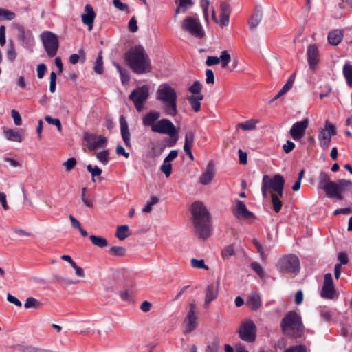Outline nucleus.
<instances>
[{
  "label": "nucleus",
  "instance_id": "nucleus-8",
  "mask_svg": "<svg viewBox=\"0 0 352 352\" xmlns=\"http://www.w3.org/2000/svg\"><path fill=\"white\" fill-rule=\"evenodd\" d=\"M277 269L281 272L296 274L300 270L299 259L294 254L285 256L279 259Z\"/></svg>",
  "mask_w": 352,
  "mask_h": 352
},
{
  "label": "nucleus",
  "instance_id": "nucleus-38",
  "mask_svg": "<svg viewBox=\"0 0 352 352\" xmlns=\"http://www.w3.org/2000/svg\"><path fill=\"white\" fill-rule=\"evenodd\" d=\"M89 239L92 243L98 248H104L108 245L107 239L102 236L91 235Z\"/></svg>",
  "mask_w": 352,
  "mask_h": 352
},
{
  "label": "nucleus",
  "instance_id": "nucleus-60",
  "mask_svg": "<svg viewBox=\"0 0 352 352\" xmlns=\"http://www.w3.org/2000/svg\"><path fill=\"white\" fill-rule=\"evenodd\" d=\"M307 349L304 345H297L292 346L285 351V352H306Z\"/></svg>",
  "mask_w": 352,
  "mask_h": 352
},
{
  "label": "nucleus",
  "instance_id": "nucleus-12",
  "mask_svg": "<svg viewBox=\"0 0 352 352\" xmlns=\"http://www.w3.org/2000/svg\"><path fill=\"white\" fill-rule=\"evenodd\" d=\"M43 46L50 56H54L58 47V39L56 34L51 32H43L41 35Z\"/></svg>",
  "mask_w": 352,
  "mask_h": 352
},
{
  "label": "nucleus",
  "instance_id": "nucleus-29",
  "mask_svg": "<svg viewBox=\"0 0 352 352\" xmlns=\"http://www.w3.org/2000/svg\"><path fill=\"white\" fill-rule=\"evenodd\" d=\"M218 296V286L213 284L208 286L206 292L204 306H207L212 301L216 299Z\"/></svg>",
  "mask_w": 352,
  "mask_h": 352
},
{
  "label": "nucleus",
  "instance_id": "nucleus-33",
  "mask_svg": "<svg viewBox=\"0 0 352 352\" xmlns=\"http://www.w3.org/2000/svg\"><path fill=\"white\" fill-rule=\"evenodd\" d=\"M258 123H259V120L258 119H251L245 122L239 123L236 125V129L241 128L243 131H252L256 128Z\"/></svg>",
  "mask_w": 352,
  "mask_h": 352
},
{
  "label": "nucleus",
  "instance_id": "nucleus-10",
  "mask_svg": "<svg viewBox=\"0 0 352 352\" xmlns=\"http://www.w3.org/2000/svg\"><path fill=\"white\" fill-rule=\"evenodd\" d=\"M239 337L247 342H253L256 339V327L250 319L243 320L239 329Z\"/></svg>",
  "mask_w": 352,
  "mask_h": 352
},
{
  "label": "nucleus",
  "instance_id": "nucleus-51",
  "mask_svg": "<svg viewBox=\"0 0 352 352\" xmlns=\"http://www.w3.org/2000/svg\"><path fill=\"white\" fill-rule=\"evenodd\" d=\"M87 171L89 172L92 175V180L95 182L94 177L96 176H100L102 173V170L97 166H92L91 164L87 166Z\"/></svg>",
  "mask_w": 352,
  "mask_h": 352
},
{
  "label": "nucleus",
  "instance_id": "nucleus-26",
  "mask_svg": "<svg viewBox=\"0 0 352 352\" xmlns=\"http://www.w3.org/2000/svg\"><path fill=\"white\" fill-rule=\"evenodd\" d=\"M120 133L124 142L128 147L131 146V134L128 127V123L124 116L120 118Z\"/></svg>",
  "mask_w": 352,
  "mask_h": 352
},
{
  "label": "nucleus",
  "instance_id": "nucleus-52",
  "mask_svg": "<svg viewBox=\"0 0 352 352\" xmlns=\"http://www.w3.org/2000/svg\"><path fill=\"white\" fill-rule=\"evenodd\" d=\"M102 57L100 54H98L94 65V71L98 74H101L103 72Z\"/></svg>",
  "mask_w": 352,
  "mask_h": 352
},
{
  "label": "nucleus",
  "instance_id": "nucleus-58",
  "mask_svg": "<svg viewBox=\"0 0 352 352\" xmlns=\"http://www.w3.org/2000/svg\"><path fill=\"white\" fill-rule=\"evenodd\" d=\"M76 160L72 157L63 163V166L67 171H71L76 166Z\"/></svg>",
  "mask_w": 352,
  "mask_h": 352
},
{
  "label": "nucleus",
  "instance_id": "nucleus-37",
  "mask_svg": "<svg viewBox=\"0 0 352 352\" xmlns=\"http://www.w3.org/2000/svg\"><path fill=\"white\" fill-rule=\"evenodd\" d=\"M343 74L346 79V83L349 86H352V65L345 63L343 66Z\"/></svg>",
  "mask_w": 352,
  "mask_h": 352
},
{
  "label": "nucleus",
  "instance_id": "nucleus-21",
  "mask_svg": "<svg viewBox=\"0 0 352 352\" xmlns=\"http://www.w3.org/2000/svg\"><path fill=\"white\" fill-rule=\"evenodd\" d=\"M220 7V16L217 24L221 26H228L230 21V14L231 12V7L226 1H221Z\"/></svg>",
  "mask_w": 352,
  "mask_h": 352
},
{
  "label": "nucleus",
  "instance_id": "nucleus-4",
  "mask_svg": "<svg viewBox=\"0 0 352 352\" xmlns=\"http://www.w3.org/2000/svg\"><path fill=\"white\" fill-rule=\"evenodd\" d=\"M156 99L162 102V109L166 115L173 117L177 114V95L170 85L163 83L158 86Z\"/></svg>",
  "mask_w": 352,
  "mask_h": 352
},
{
  "label": "nucleus",
  "instance_id": "nucleus-53",
  "mask_svg": "<svg viewBox=\"0 0 352 352\" xmlns=\"http://www.w3.org/2000/svg\"><path fill=\"white\" fill-rule=\"evenodd\" d=\"M202 89V85L199 81L196 80L193 84L188 88V91L194 94H201L200 92Z\"/></svg>",
  "mask_w": 352,
  "mask_h": 352
},
{
  "label": "nucleus",
  "instance_id": "nucleus-3",
  "mask_svg": "<svg viewBox=\"0 0 352 352\" xmlns=\"http://www.w3.org/2000/svg\"><path fill=\"white\" fill-rule=\"evenodd\" d=\"M191 212L196 234L201 239H207L211 233L208 211L201 202L196 201L192 205Z\"/></svg>",
  "mask_w": 352,
  "mask_h": 352
},
{
  "label": "nucleus",
  "instance_id": "nucleus-13",
  "mask_svg": "<svg viewBox=\"0 0 352 352\" xmlns=\"http://www.w3.org/2000/svg\"><path fill=\"white\" fill-rule=\"evenodd\" d=\"M83 138L89 151H93L97 149L104 148L107 146V139L102 135L85 133Z\"/></svg>",
  "mask_w": 352,
  "mask_h": 352
},
{
  "label": "nucleus",
  "instance_id": "nucleus-54",
  "mask_svg": "<svg viewBox=\"0 0 352 352\" xmlns=\"http://www.w3.org/2000/svg\"><path fill=\"white\" fill-rule=\"evenodd\" d=\"M160 170L164 173L166 177H169L172 172V164L170 162L164 161Z\"/></svg>",
  "mask_w": 352,
  "mask_h": 352
},
{
  "label": "nucleus",
  "instance_id": "nucleus-42",
  "mask_svg": "<svg viewBox=\"0 0 352 352\" xmlns=\"http://www.w3.org/2000/svg\"><path fill=\"white\" fill-rule=\"evenodd\" d=\"M16 56L17 54L14 49V43L12 41H10L6 52L7 59L10 62H13L16 59Z\"/></svg>",
  "mask_w": 352,
  "mask_h": 352
},
{
  "label": "nucleus",
  "instance_id": "nucleus-43",
  "mask_svg": "<svg viewBox=\"0 0 352 352\" xmlns=\"http://www.w3.org/2000/svg\"><path fill=\"white\" fill-rule=\"evenodd\" d=\"M41 306H42V303L39 300H38L37 299H36L35 298H33V297H28L26 299L25 302L24 304V307L26 309H29V308L36 309Z\"/></svg>",
  "mask_w": 352,
  "mask_h": 352
},
{
  "label": "nucleus",
  "instance_id": "nucleus-39",
  "mask_svg": "<svg viewBox=\"0 0 352 352\" xmlns=\"http://www.w3.org/2000/svg\"><path fill=\"white\" fill-rule=\"evenodd\" d=\"M113 65L116 67L118 72L120 74L122 84H127L130 79L127 71L124 68H122L118 63H114Z\"/></svg>",
  "mask_w": 352,
  "mask_h": 352
},
{
  "label": "nucleus",
  "instance_id": "nucleus-24",
  "mask_svg": "<svg viewBox=\"0 0 352 352\" xmlns=\"http://www.w3.org/2000/svg\"><path fill=\"white\" fill-rule=\"evenodd\" d=\"M307 55L309 67L314 69L319 61V52L315 45H311L307 50Z\"/></svg>",
  "mask_w": 352,
  "mask_h": 352
},
{
  "label": "nucleus",
  "instance_id": "nucleus-45",
  "mask_svg": "<svg viewBox=\"0 0 352 352\" xmlns=\"http://www.w3.org/2000/svg\"><path fill=\"white\" fill-rule=\"evenodd\" d=\"M109 252L114 256H122L126 253V249L122 246H112L109 248Z\"/></svg>",
  "mask_w": 352,
  "mask_h": 352
},
{
  "label": "nucleus",
  "instance_id": "nucleus-28",
  "mask_svg": "<svg viewBox=\"0 0 352 352\" xmlns=\"http://www.w3.org/2000/svg\"><path fill=\"white\" fill-rule=\"evenodd\" d=\"M3 133L5 138L9 141L21 142L23 140V135L16 130L3 128Z\"/></svg>",
  "mask_w": 352,
  "mask_h": 352
},
{
  "label": "nucleus",
  "instance_id": "nucleus-34",
  "mask_svg": "<svg viewBox=\"0 0 352 352\" xmlns=\"http://www.w3.org/2000/svg\"><path fill=\"white\" fill-rule=\"evenodd\" d=\"M262 12L256 10L249 21V26L250 29L256 28L260 23L262 19Z\"/></svg>",
  "mask_w": 352,
  "mask_h": 352
},
{
  "label": "nucleus",
  "instance_id": "nucleus-14",
  "mask_svg": "<svg viewBox=\"0 0 352 352\" xmlns=\"http://www.w3.org/2000/svg\"><path fill=\"white\" fill-rule=\"evenodd\" d=\"M153 132L165 134L170 138H175L177 135V130L173 123L166 118L158 120L156 125L153 126Z\"/></svg>",
  "mask_w": 352,
  "mask_h": 352
},
{
  "label": "nucleus",
  "instance_id": "nucleus-7",
  "mask_svg": "<svg viewBox=\"0 0 352 352\" xmlns=\"http://www.w3.org/2000/svg\"><path fill=\"white\" fill-rule=\"evenodd\" d=\"M183 30L196 38H203L205 36L204 28L197 17L188 16L186 17L182 23Z\"/></svg>",
  "mask_w": 352,
  "mask_h": 352
},
{
  "label": "nucleus",
  "instance_id": "nucleus-32",
  "mask_svg": "<svg viewBox=\"0 0 352 352\" xmlns=\"http://www.w3.org/2000/svg\"><path fill=\"white\" fill-rule=\"evenodd\" d=\"M247 305L250 307L252 310H256L261 306V298L258 294L252 293L250 295L248 300Z\"/></svg>",
  "mask_w": 352,
  "mask_h": 352
},
{
  "label": "nucleus",
  "instance_id": "nucleus-62",
  "mask_svg": "<svg viewBox=\"0 0 352 352\" xmlns=\"http://www.w3.org/2000/svg\"><path fill=\"white\" fill-rule=\"evenodd\" d=\"M295 146L296 145L293 142L287 140L286 143L283 144V149L285 153H289L295 148Z\"/></svg>",
  "mask_w": 352,
  "mask_h": 352
},
{
  "label": "nucleus",
  "instance_id": "nucleus-41",
  "mask_svg": "<svg viewBox=\"0 0 352 352\" xmlns=\"http://www.w3.org/2000/svg\"><path fill=\"white\" fill-rule=\"evenodd\" d=\"M96 157L102 165L105 166L109 161V151L108 150H103L97 153Z\"/></svg>",
  "mask_w": 352,
  "mask_h": 352
},
{
  "label": "nucleus",
  "instance_id": "nucleus-57",
  "mask_svg": "<svg viewBox=\"0 0 352 352\" xmlns=\"http://www.w3.org/2000/svg\"><path fill=\"white\" fill-rule=\"evenodd\" d=\"M87 188L84 187L82 188V192H81V200L83 202V204L87 206V207H92L93 203L92 201L89 199L86 195Z\"/></svg>",
  "mask_w": 352,
  "mask_h": 352
},
{
  "label": "nucleus",
  "instance_id": "nucleus-59",
  "mask_svg": "<svg viewBox=\"0 0 352 352\" xmlns=\"http://www.w3.org/2000/svg\"><path fill=\"white\" fill-rule=\"evenodd\" d=\"M11 116L14 120V124L16 126H20L22 123V119L19 113L16 110L12 109L11 111Z\"/></svg>",
  "mask_w": 352,
  "mask_h": 352
},
{
  "label": "nucleus",
  "instance_id": "nucleus-9",
  "mask_svg": "<svg viewBox=\"0 0 352 352\" xmlns=\"http://www.w3.org/2000/svg\"><path fill=\"white\" fill-rule=\"evenodd\" d=\"M149 96V87L148 85H142L133 90L129 96L138 111L140 112L144 108V103Z\"/></svg>",
  "mask_w": 352,
  "mask_h": 352
},
{
  "label": "nucleus",
  "instance_id": "nucleus-27",
  "mask_svg": "<svg viewBox=\"0 0 352 352\" xmlns=\"http://www.w3.org/2000/svg\"><path fill=\"white\" fill-rule=\"evenodd\" d=\"M175 2L177 3V7L175 10V19L179 13H184L190 9L194 4L192 0H176Z\"/></svg>",
  "mask_w": 352,
  "mask_h": 352
},
{
  "label": "nucleus",
  "instance_id": "nucleus-56",
  "mask_svg": "<svg viewBox=\"0 0 352 352\" xmlns=\"http://www.w3.org/2000/svg\"><path fill=\"white\" fill-rule=\"evenodd\" d=\"M226 352H248L243 346L236 345L234 349L230 345L226 344L225 346Z\"/></svg>",
  "mask_w": 352,
  "mask_h": 352
},
{
  "label": "nucleus",
  "instance_id": "nucleus-19",
  "mask_svg": "<svg viewBox=\"0 0 352 352\" xmlns=\"http://www.w3.org/2000/svg\"><path fill=\"white\" fill-rule=\"evenodd\" d=\"M232 212L239 219H249L253 217V214L247 209L245 204L239 200L235 201Z\"/></svg>",
  "mask_w": 352,
  "mask_h": 352
},
{
  "label": "nucleus",
  "instance_id": "nucleus-20",
  "mask_svg": "<svg viewBox=\"0 0 352 352\" xmlns=\"http://www.w3.org/2000/svg\"><path fill=\"white\" fill-rule=\"evenodd\" d=\"M220 61L221 62L222 68H226L228 67V64L231 61V56L228 51L224 50L221 52L219 57L213 56H208L206 61V64L208 66H212L219 64Z\"/></svg>",
  "mask_w": 352,
  "mask_h": 352
},
{
  "label": "nucleus",
  "instance_id": "nucleus-1",
  "mask_svg": "<svg viewBox=\"0 0 352 352\" xmlns=\"http://www.w3.org/2000/svg\"><path fill=\"white\" fill-rule=\"evenodd\" d=\"M285 180L280 174H276L274 177L265 175L262 179L261 191L264 198L271 196L273 208L276 212H279L282 208V201L280 198L283 195V187Z\"/></svg>",
  "mask_w": 352,
  "mask_h": 352
},
{
  "label": "nucleus",
  "instance_id": "nucleus-23",
  "mask_svg": "<svg viewBox=\"0 0 352 352\" xmlns=\"http://www.w3.org/2000/svg\"><path fill=\"white\" fill-rule=\"evenodd\" d=\"M96 14L91 5L87 4L85 6V13L81 15L82 21L84 24L88 26V30H91Z\"/></svg>",
  "mask_w": 352,
  "mask_h": 352
},
{
  "label": "nucleus",
  "instance_id": "nucleus-22",
  "mask_svg": "<svg viewBox=\"0 0 352 352\" xmlns=\"http://www.w3.org/2000/svg\"><path fill=\"white\" fill-rule=\"evenodd\" d=\"M215 175V168L212 161L208 162L206 170L199 177V182L202 185H208L211 183Z\"/></svg>",
  "mask_w": 352,
  "mask_h": 352
},
{
  "label": "nucleus",
  "instance_id": "nucleus-40",
  "mask_svg": "<svg viewBox=\"0 0 352 352\" xmlns=\"http://www.w3.org/2000/svg\"><path fill=\"white\" fill-rule=\"evenodd\" d=\"M332 182L327 174L321 172L319 175L318 188L324 190Z\"/></svg>",
  "mask_w": 352,
  "mask_h": 352
},
{
  "label": "nucleus",
  "instance_id": "nucleus-55",
  "mask_svg": "<svg viewBox=\"0 0 352 352\" xmlns=\"http://www.w3.org/2000/svg\"><path fill=\"white\" fill-rule=\"evenodd\" d=\"M191 265L192 267L197 269H208V267L205 265L204 261L203 259L198 260L196 258H192Z\"/></svg>",
  "mask_w": 352,
  "mask_h": 352
},
{
  "label": "nucleus",
  "instance_id": "nucleus-36",
  "mask_svg": "<svg viewBox=\"0 0 352 352\" xmlns=\"http://www.w3.org/2000/svg\"><path fill=\"white\" fill-rule=\"evenodd\" d=\"M252 242L256 246L257 251L260 254L261 258L262 260H265L268 255L270 248L263 247L261 243L256 239H253Z\"/></svg>",
  "mask_w": 352,
  "mask_h": 352
},
{
  "label": "nucleus",
  "instance_id": "nucleus-61",
  "mask_svg": "<svg viewBox=\"0 0 352 352\" xmlns=\"http://www.w3.org/2000/svg\"><path fill=\"white\" fill-rule=\"evenodd\" d=\"M194 139H195L194 133L191 131H189L186 133L184 144H187L192 146L193 142H194Z\"/></svg>",
  "mask_w": 352,
  "mask_h": 352
},
{
  "label": "nucleus",
  "instance_id": "nucleus-64",
  "mask_svg": "<svg viewBox=\"0 0 352 352\" xmlns=\"http://www.w3.org/2000/svg\"><path fill=\"white\" fill-rule=\"evenodd\" d=\"M206 82L208 84H213L214 82V73L211 69H207L206 71Z\"/></svg>",
  "mask_w": 352,
  "mask_h": 352
},
{
  "label": "nucleus",
  "instance_id": "nucleus-31",
  "mask_svg": "<svg viewBox=\"0 0 352 352\" xmlns=\"http://www.w3.org/2000/svg\"><path fill=\"white\" fill-rule=\"evenodd\" d=\"M343 34L341 30H336L329 33L328 41L333 45H338L342 40Z\"/></svg>",
  "mask_w": 352,
  "mask_h": 352
},
{
  "label": "nucleus",
  "instance_id": "nucleus-30",
  "mask_svg": "<svg viewBox=\"0 0 352 352\" xmlns=\"http://www.w3.org/2000/svg\"><path fill=\"white\" fill-rule=\"evenodd\" d=\"M204 98L203 94H199L197 96H190L187 97V100L190 104L192 109L195 111L198 112L201 109V101Z\"/></svg>",
  "mask_w": 352,
  "mask_h": 352
},
{
  "label": "nucleus",
  "instance_id": "nucleus-47",
  "mask_svg": "<svg viewBox=\"0 0 352 352\" xmlns=\"http://www.w3.org/2000/svg\"><path fill=\"white\" fill-rule=\"evenodd\" d=\"M78 54H73L69 56V62L74 65L77 63L80 59L82 62L85 60V53L82 49L79 50Z\"/></svg>",
  "mask_w": 352,
  "mask_h": 352
},
{
  "label": "nucleus",
  "instance_id": "nucleus-6",
  "mask_svg": "<svg viewBox=\"0 0 352 352\" xmlns=\"http://www.w3.org/2000/svg\"><path fill=\"white\" fill-rule=\"evenodd\" d=\"M327 195L331 199L342 200V193L352 191V182L346 179H340L337 182H332L324 189Z\"/></svg>",
  "mask_w": 352,
  "mask_h": 352
},
{
  "label": "nucleus",
  "instance_id": "nucleus-44",
  "mask_svg": "<svg viewBox=\"0 0 352 352\" xmlns=\"http://www.w3.org/2000/svg\"><path fill=\"white\" fill-rule=\"evenodd\" d=\"M15 16L16 14L12 11L0 8V20L11 21L14 19Z\"/></svg>",
  "mask_w": 352,
  "mask_h": 352
},
{
  "label": "nucleus",
  "instance_id": "nucleus-63",
  "mask_svg": "<svg viewBox=\"0 0 352 352\" xmlns=\"http://www.w3.org/2000/svg\"><path fill=\"white\" fill-rule=\"evenodd\" d=\"M113 4L115 8L122 11L126 10L128 8L127 5L126 3L121 2L120 0H113Z\"/></svg>",
  "mask_w": 352,
  "mask_h": 352
},
{
  "label": "nucleus",
  "instance_id": "nucleus-48",
  "mask_svg": "<svg viewBox=\"0 0 352 352\" xmlns=\"http://www.w3.org/2000/svg\"><path fill=\"white\" fill-rule=\"evenodd\" d=\"M251 268L258 274L261 278H264L265 276L264 270L262 265L257 262H252L251 263Z\"/></svg>",
  "mask_w": 352,
  "mask_h": 352
},
{
  "label": "nucleus",
  "instance_id": "nucleus-50",
  "mask_svg": "<svg viewBox=\"0 0 352 352\" xmlns=\"http://www.w3.org/2000/svg\"><path fill=\"white\" fill-rule=\"evenodd\" d=\"M45 120L48 124L56 126L59 132L62 131V125L59 119L53 118L50 116H46Z\"/></svg>",
  "mask_w": 352,
  "mask_h": 352
},
{
  "label": "nucleus",
  "instance_id": "nucleus-15",
  "mask_svg": "<svg viewBox=\"0 0 352 352\" xmlns=\"http://www.w3.org/2000/svg\"><path fill=\"white\" fill-rule=\"evenodd\" d=\"M18 38L21 42V45L32 51L33 46L34 45V38L31 31L25 30L23 27H19L18 28Z\"/></svg>",
  "mask_w": 352,
  "mask_h": 352
},
{
  "label": "nucleus",
  "instance_id": "nucleus-11",
  "mask_svg": "<svg viewBox=\"0 0 352 352\" xmlns=\"http://www.w3.org/2000/svg\"><path fill=\"white\" fill-rule=\"evenodd\" d=\"M336 134L335 125L326 121L324 127L318 131V140L320 146L323 149H327L331 144V138Z\"/></svg>",
  "mask_w": 352,
  "mask_h": 352
},
{
  "label": "nucleus",
  "instance_id": "nucleus-5",
  "mask_svg": "<svg viewBox=\"0 0 352 352\" xmlns=\"http://www.w3.org/2000/svg\"><path fill=\"white\" fill-rule=\"evenodd\" d=\"M283 333L292 338H300L304 335L305 327L301 316L295 311L287 312L280 322Z\"/></svg>",
  "mask_w": 352,
  "mask_h": 352
},
{
  "label": "nucleus",
  "instance_id": "nucleus-17",
  "mask_svg": "<svg viewBox=\"0 0 352 352\" xmlns=\"http://www.w3.org/2000/svg\"><path fill=\"white\" fill-rule=\"evenodd\" d=\"M335 292L332 275L330 273L326 274L320 293L321 296L323 298L332 299Z\"/></svg>",
  "mask_w": 352,
  "mask_h": 352
},
{
  "label": "nucleus",
  "instance_id": "nucleus-16",
  "mask_svg": "<svg viewBox=\"0 0 352 352\" xmlns=\"http://www.w3.org/2000/svg\"><path fill=\"white\" fill-rule=\"evenodd\" d=\"M308 125L309 120L307 118L303 120L296 122L290 129V135L296 141L300 140L305 135V131L308 127Z\"/></svg>",
  "mask_w": 352,
  "mask_h": 352
},
{
  "label": "nucleus",
  "instance_id": "nucleus-46",
  "mask_svg": "<svg viewBox=\"0 0 352 352\" xmlns=\"http://www.w3.org/2000/svg\"><path fill=\"white\" fill-rule=\"evenodd\" d=\"M294 82V76L292 75L289 78V79L287 80L286 83L283 85L282 89L278 91L279 96H283L287 92H288L292 87Z\"/></svg>",
  "mask_w": 352,
  "mask_h": 352
},
{
  "label": "nucleus",
  "instance_id": "nucleus-35",
  "mask_svg": "<svg viewBox=\"0 0 352 352\" xmlns=\"http://www.w3.org/2000/svg\"><path fill=\"white\" fill-rule=\"evenodd\" d=\"M130 235L129 226L126 225L119 226L117 227L116 236L120 240H124Z\"/></svg>",
  "mask_w": 352,
  "mask_h": 352
},
{
  "label": "nucleus",
  "instance_id": "nucleus-25",
  "mask_svg": "<svg viewBox=\"0 0 352 352\" xmlns=\"http://www.w3.org/2000/svg\"><path fill=\"white\" fill-rule=\"evenodd\" d=\"M161 114L159 111H151L142 118V124L146 127H151L153 131V126L156 125V121L159 120Z\"/></svg>",
  "mask_w": 352,
  "mask_h": 352
},
{
  "label": "nucleus",
  "instance_id": "nucleus-18",
  "mask_svg": "<svg viewBox=\"0 0 352 352\" xmlns=\"http://www.w3.org/2000/svg\"><path fill=\"white\" fill-rule=\"evenodd\" d=\"M197 325V317L195 313V305L192 303L190 305V309L186 315L184 320V331L191 332Z\"/></svg>",
  "mask_w": 352,
  "mask_h": 352
},
{
  "label": "nucleus",
  "instance_id": "nucleus-2",
  "mask_svg": "<svg viewBox=\"0 0 352 352\" xmlns=\"http://www.w3.org/2000/svg\"><path fill=\"white\" fill-rule=\"evenodd\" d=\"M126 59L130 68L138 74L151 71V60L142 46L131 47L126 53Z\"/></svg>",
  "mask_w": 352,
  "mask_h": 352
},
{
  "label": "nucleus",
  "instance_id": "nucleus-49",
  "mask_svg": "<svg viewBox=\"0 0 352 352\" xmlns=\"http://www.w3.org/2000/svg\"><path fill=\"white\" fill-rule=\"evenodd\" d=\"M234 254V248L233 245H226L221 250V256L223 258H228L230 256Z\"/></svg>",
  "mask_w": 352,
  "mask_h": 352
}]
</instances>
